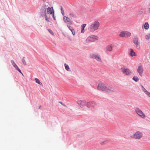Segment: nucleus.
I'll return each instance as SVG.
<instances>
[{
  "label": "nucleus",
  "mask_w": 150,
  "mask_h": 150,
  "mask_svg": "<svg viewBox=\"0 0 150 150\" xmlns=\"http://www.w3.org/2000/svg\"><path fill=\"white\" fill-rule=\"evenodd\" d=\"M77 103L80 107L83 109V110H88V108L91 106L93 108L95 107L96 103L94 102H88L87 103L85 101L78 100Z\"/></svg>",
  "instance_id": "obj_1"
},
{
  "label": "nucleus",
  "mask_w": 150,
  "mask_h": 150,
  "mask_svg": "<svg viewBox=\"0 0 150 150\" xmlns=\"http://www.w3.org/2000/svg\"><path fill=\"white\" fill-rule=\"evenodd\" d=\"M97 88L100 90L104 91L108 93H112L115 91V89L111 87L106 86L103 84H99L97 87Z\"/></svg>",
  "instance_id": "obj_2"
},
{
  "label": "nucleus",
  "mask_w": 150,
  "mask_h": 150,
  "mask_svg": "<svg viewBox=\"0 0 150 150\" xmlns=\"http://www.w3.org/2000/svg\"><path fill=\"white\" fill-rule=\"evenodd\" d=\"M100 26V23L98 21L93 22L90 25L89 30L91 32H94L98 29Z\"/></svg>",
  "instance_id": "obj_3"
},
{
  "label": "nucleus",
  "mask_w": 150,
  "mask_h": 150,
  "mask_svg": "<svg viewBox=\"0 0 150 150\" xmlns=\"http://www.w3.org/2000/svg\"><path fill=\"white\" fill-rule=\"evenodd\" d=\"M143 136L142 133L140 131H137L134 133L130 134V137L133 139H139L142 138Z\"/></svg>",
  "instance_id": "obj_4"
},
{
  "label": "nucleus",
  "mask_w": 150,
  "mask_h": 150,
  "mask_svg": "<svg viewBox=\"0 0 150 150\" xmlns=\"http://www.w3.org/2000/svg\"><path fill=\"white\" fill-rule=\"evenodd\" d=\"M98 37L97 36L92 35L87 37L86 40V42L89 43L94 42L98 40Z\"/></svg>",
  "instance_id": "obj_5"
},
{
  "label": "nucleus",
  "mask_w": 150,
  "mask_h": 150,
  "mask_svg": "<svg viewBox=\"0 0 150 150\" xmlns=\"http://www.w3.org/2000/svg\"><path fill=\"white\" fill-rule=\"evenodd\" d=\"M90 55L91 58L95 59L97 61L100 62H102V59L99 54L95 53L91 54Z\"/></svg>",
  "instance_id": "obj_6"
},
{
  "label": "nucleus",
  "mask_w": 150,
  "mask_h": 150,
  "mask_svg": "<svg viewBox=\"0 0 150 150\" xmlns=\"http://www.w3.org/2000/svg\"><path fill=\"white\" fill-rule=\"evenodd\" d=\"M136 113L140 117L143 119L146 118V116L143 112L139 108H137L135 110Z\"/></svg>",
  "instance_id": "obj_7"
},
{
  "label": "nucleus",
  "mask_w": 150,
  "mask_h": 150,
  "mask_svg": "<svg viewBox=\"0 0 150 150\" xmlns=\"http://www.w3.org/2000/svg\"><path fill=\"white\" fill-rule=\"evenodd\" d=\"M131 35V33L130 32L127 31H123L121 32L119 35L121 37L128 38Z\"/></svg>",
  "instance_id": "obj_8"
},
{
  "label": "nucleus",
  "mask_w": 150,
  "mask_h": 150,
  "mask_svg": "<svg viewBox=\"0 0 150 150\" xmlns=\"http://www.w3.org/2000/svg\"><path fill=\"white\" fill-rule=\"evenodd\" d=\"M63 20L64 23H68L70 25H71L72 24V22L70 18L67 16H64L63 17Z\"/></svg>",
  "instance_id": "obj_9"
},
{
  "label": "nucleus",
  "mask_w": 150,
  "mask_h": 150,
  "mask_svg": "<svg viewBox=\"0 0 150 150\" xmlns=\"http://www.w3.org/2000/svg\"><path fill=\"white\" fill-rule=\"evenodd\" d=\"M121 71L124 74L126 75H130L132 74L131 71L128 69H125L124 68H121Z\"/></svg>",
  "instance_id": "obj_10"
},
{
  "label": "nucleus",
  "mask_w": 150,
  "mask_h": 150,
  "mask_svg": "<svg viewBox=\"0 0 150 150\" xmlns=\"http://www.w3.org/2000/svg\"><path fill=\"white\" fill-rule=\"evenodd\" d=\"M114 46L115 45L113 44H111L110 45L108 46L106 48V50L109 52H111Z\"/></svg>",
  "instance_id": "obj_11"
},
{
  "label": "nucleus",
  "mask_w": 150,
  "mask_h": 150,
  "mask_svg": "<svg viewBox=\"0 0 150 150\" xmlns=\"http://www.w3.org/2000/svg\"><path fill=\"white\" fill-rule=\"evenodd\" d=\"M143 69L142 67L141 64L139 65L137 69V71L139 72V74L140 75L142 74L143 72Z\"/></svg>",
  "instance_id": "obj_12"
},
{
  "label": "nucleus",
  "mask_w": 150,
  "mask_h": 150,
  "mask_svg": "<svg viewBox=\"0 0 150 150\" xmlns=\"http://www.w3.org/2000/svg\"><path fill=\"white\" fill-rule=\"evenodd\" d=\"M129 54L132 57L136 56L135 53L134 51L133 50L131 49L129 50Z\"/></svg>",
  "instance_id": "obj_13"
},
{
  "label": "nucleus",
  "mask_w": 150,
  "mask_h": 150,
  "mask_svg": "<svg viewBox=\"0 0 150 150\" xmlns=\"http://www.w3.org/2000/svg\"><path fill=\"white\" fill-rule=\"evenodd\" d=\"M11 62L13 65V67L19 71L20 72V73L23 75L22 73H21L20 70L18 68V66L16 64V63L14 62V61L13 60L11 61Z\"/></svg>",
  "instance_id": "obj_14"
},
{
  "label": "nucleus",
  "mask_w": 150,
  "mask_h": 150,
  "mask_svg": "<svg viewBox=\"0 0 150 150\" xmlns=\"http://www.w3.org/2000/svg\"><path fill=\"white\" fill-rule=\"evenodd\" d=\"M86 25V24H82L81 26V33H84L85 32L84 28Z\"/></svg>",
  "instance_id": "obj_15"
},
{
  "label": "nucleus",
  "mask_w": 150,
  "mask_h": 150,
  "mask_svg": "<svg viewBox=\"0 0 150 150\" xmlns=\"http://www.w3.org/2000/svg\"><path fill=\"white\" fill-rule=\"evenodd\" d=\"M144 29L145 30H148L149 28V24L148 22H146L144 25Z\"/></svg>",
  "instance_id": "obj_16"
},
{
  "label": "nucleus",
  "mask_w": 150,
  "mask_h": 150,
  "mask_svg": "<svg viewBox=\"0 0 150 150\" xmlns=\"http://www.w3.org/2000/svg\"><path fill=\"white\" fill-rule=\"evenodd\" d=\"M69 16L71 18H76V15L73 13H70L69 14Z\"/></svg>",
  "instance_id": "obj_17"
},
{
  "label": "nucleus",
  "mask_w": 150,
  "mask_h": 150,
  "mask_svg": "<svg viewBox=\"0 0 150 150\" xmlns=\"http://www.w3.org/2000/svg\"><path fill=\"white\" fill-rule=\"evenodd\" d=\"M47 13L49 14H52V10L50 7H48L47 8Z\"/></svg>",
  "instance_id": "obj_18"
},
{
  "label": "nucleus",
  "mask_w": 150,
  "mask_h": 150,
  "mask_svg": "<svg viewBox=\"0 0 150 150\" xmlns=\"http://www.w3.org/2000/svg\"><path fill=\"white\" fill-rule=\"evenodd\" d=\"M64 66H65V68L66 69L67 71H69L70 70V69L69 67V65L67 64L66 63H65L64 64Z\"/></svg>",
  "instance_id": "obj_19"
},
{
  "label": "nucleus",
  "mask_w": 150,
  "mask_h": 150,
  "mask_svg": "<svg viewBox=\"0 0 150 150\" xmlns=\"http://www.w3.org/2000/svg\"><path fill=\"white\" fill-rule=\"evenodd\" d=\"M144 92L149 97H150V93L149 92L145 89H144Z\"/></svg>",
  "instance_id": "obj_20"
},
{
  "label": "nucleus",
  "mask_w": 150,
  "mask_h": 150,
  "mask_svg": "<svg viewBox=\"0 0 150 150\" xmlns=\"http://www.w3.org/2000/svg\"><path fill=\"white\" fill-rule=\"evenodd\" d=\"M134 43L136 45V46L137 47H138V46L139 42L138 40L137 39H135L134 40Z\"/></svg>",
  "instance_id": "obj_21"
},
{
  "label": "nucleus",
  "mask_w": 150,
  "mask_h": 150,
  "mask_svg": "<svg viewBox=\"0 0 150 150\" xmlns=\"http://www.w3.org/2000/svg\"><path fill=\"white\" fill-rule=\"evenodd\" d=\"M133 79L135 81L137 82L139 80V79L137 76H135L133 78Z\"/></svg>",
  "instance_id": "obj_22"
},
{
  "label": "nucleus",
  "mask_w": 150,
  "mask_h": 150,
  "mask_svg": "<svg viewBox=\"0 0 150 150\" xmlns=\"http://www.w3.org/2000/svg\"><path fill=\"white\" fill-rule=\"evenodd\" d=\"M35 80L36 83L40 85H42V83L40 82L39 80L38 79L35 78Z\"/></svg>",
  "instance_id": "obj_23"
},
{
  "label": "nucleus",
  "mask_w": 150,
  "mask_h": 150,
  "mask_svg": "<svg viewBox=\"0 0 150 150\" xmlns=\"http://www.w3.org/2000/svg\"><path fill=\"white\" fill-rule=\"evenodd\" d=\"M145 38L148 40L150 38V34H149L146 35L145 36Z\"/></svg>",
  "instance_id": "obj_24"
},
{
  "label": "nucleus",
  "mask_w": 150,
  "mask_h": 150,
  "mask_svg": "<svg viewBox=\"0 0 150 150\" xmlns=\"http://www.w3.org/2000/svg\"><path fill=\"white\" fill-rule=\"evenodd\" d=\"M22 61L23 63L25 65H26V61H25V57H23L22 59Z\"/></svg>",
  "instance_id": "obj_25"
},
{
  "label": "nucleus",
  "mask_w": 150,
  "mask_h": 150,
  "mask_svg": "<svg viewBox=\"0 0 150 150\" xmlns=\"http://www.w3.org/2000/svg\"><path fill=\"white\" fill-rule=\"evenodd\" d=\"M71 32H72V34L74 35H75V31L74 30V29H72V30H71Z\"/></svg>",
  "instance_id": "obj_26"
},
{
  "label": "nucleus",
  "mask_w": 150,
  "mask_h": 150,
  "mask_svg": "<svg viewBox=\"0 0 150 150\" xmlns=\"http://www.w3.org/2000/svg\"><path fill=\"white\" fill-rule=\"evenodd\" d=\"M48 30L52 35H54V33L52 30L50 29H48Z\"/></svg>",
  "instance_id": "obj_27"
},
{
  "label": "nucleus",
  "mask_w": 150,
  "mask_h": 150,
  "mask_svg": "<svg viewBox=\"0 0 150 150\" xmlns=\"http://www.w3.org/2000/svg\"><path fill=\"white\" fill-rule=\"evenodd\" d=\"M45 20H46L47 21H49V19L46 16V15H45Z\"/></svg>",
  "instance_id": "obj_28"
},
{
  "label": "nucleus",
  "mask_w": 150,
  "mask_h": 150,
  "mask_svg": "<svg viewBox=\"0 0 150 150\" xmlns=\"http://www.w3.org/2000/svg\"><path fill=\"white\" fill-rule=\"evenodd\" d=\"M61 11V13L62 15L64 16V11Z\"/></svg>",
  "instance_id": "obj_29"
},
{
  "label": "nucleus",
  "mask_w": 150,
  "mask_h": 150,
  "mask_svg": "<svg viewBox=\"0 0 150 150\" xmlns=\"http://www.w3.org/2000/svg\"><path fill=\"white\" fill-rule=\"evenodd\" d=\"M67 26L68 27V28L70 30H72V29H73V28H71V27L70 26H69L68 25H67Z\"/></svg>",
  "instance_id": "obj_30"
},
{
  "label": "nucleus",
  "mask_w": 150,
  "mask_h": 150,
  "mask_svg": "<svg viewBox=\"0 0 150 150\" xmlns=\"http://www.w3.org/2000/svg\"><path fill=\"white\" fill-rule=\"evenodd\" d=\"M52 16H53V17L54 18V20H55L56 19H55V17H54V12H53V14H52Z\"/></svg>",
  "instance_id": "obj_31"
},
{
  "label": "nucleus",
  "mask_w": 150,
  "mask_h": 150,
  "mask_svg": "<svg viewBox=\"0 0 150 150\" xmlns=\"http://www.w3.org/2000/svg\"><path fill=\"white\" fill-rule=\"evenodd\" d=\"M148 13H150V8H149L148 10Z\"/></svg>",
  "instance_id": "obj_32"
},
{
  "label": "nucleus",
  "mask_w": 150,
  "mask_h": 150,
  "mask_svg": "<svg viewBox=\"0 0 150 150\" xmlns=\"http://www.w3.org/2000/svg\"><path fill=\"white\" fill-rule=\"evenodd\" d=\"M61 11H63L64 10L62 7H61Z\"/></svg>",
  "instance_id": "obj_33"
},
{
  "label": "nucleus",
  "mask_w": 150,
  "mask_h": 150,
  "mask_svg": "<svg viewBox=\"0 0 150 150\" xmlns=\"http://www.w3.org/2000/svg\"><path fill=\"white\" fill-rule=\"evenodd\" d=\"M46 0H43V1L44 2H45V1Z\"/></svg>",
  "instance_id": "obj_34"
},
{
  "label": "nucleus",
  "mask_w": 150,
  "mask_h": 150,
  "mask_svg": "<svg viewBox=\"0 0 150 150\" xmlns=\"http://www.w3.org/2000/svg\"><path fill=\"white\" fill-rule=\"evenodd\" d=\"M62 105H63L64 106H65V107H67V106H66L65 105H64V104H62Z\"/></svg>",
  "instance_id": "obj_35"
}]
</instances>
